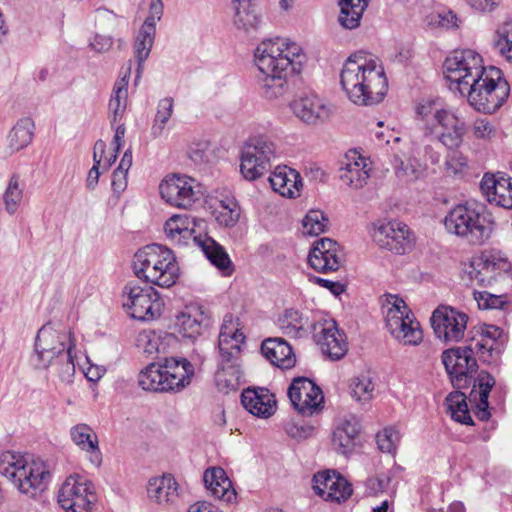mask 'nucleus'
Instances as JSON below:
<instances>
[{
  "label": "nucleus",
  "instance_id": "9d476101",
  "mask_svg": "<svg viewBox=\"0 0 512 512\" xmlns=\"http://www.w3.org/2000/svg\"><path fill=\"white\" fill-rule=\"evenodd\" d=\"M278 149L268 136L249 138L241 150L240 172L247 180L262 177L271 168V162L277 157Z\"/></svg>",
  "mask_w": 512,
  "mask_h": 512
},
{
  "label": "nucleus",
  "instance_id": "1a4fd4ad",
  "mask_svg": "<svg viewBox=\"0 0 512 512\" xmlns=\"http://www.w3.org/2000/svg\"><path fill=\"white\" fill-rule=\"evenodd\" d=\"M444 226L449 233L472 245L485 243L493 231V221L485 214L484 209L469 204L452 208L444 218Z\"/></svg>",
  "mask_w": 512,
  "mask_h": 512
},
{
  "label": "nucleus",
  "instance_id": "c756f323",
  "mask_svg": "<svg viewBox=\"0 0 512 512\" xmlns=\"http://www.w3.org/2000/svg\"><path fill=\"white\" fill-rule=\"evenodd\" d=\"M495 383V378L486 371H481L474 379L469 401L474 404L475 414L481 421H486L491 416L488 398Z\"/></svg>",
  "mask_w": 512,
  "mask_h": 512
},
{
  "label": "nucleus",
  "instance_id": "72a5a7b5",
  "mask_svg": "<svg viewBox=\"0 0 512 512\" xmlns=\"http://www.w3.org/2000/svg\"><path fill=\"white\" fill-rule=\"evenodd\" d=\"M203 481L211 494L226 503L236 500V492L226 472L221 467H212L204 472Z\"/></svg>",
  "mask_w": 512,
  "mask_h": 512
},
{
  "label": "nucleus",
  "instance_id": "0eeeda50",
  "mask_svg": "<svg viewBox=\"0 0 512 512\" xmlns=\"http://www.w3.org/2000/svg\"><path fill=\"white\" fill-rule=\"evenodd\" d=\"M467 97L468 103L477 111L490 114L498 110L510 94L508 81L502 71L494 66L488 67L473 79L467 89L459 92Z\"/></svg>",
  "mask_w": 512,
  "mask_h": 512
},
{
  "label": "nucleus",
  "instance_id": "dca6fc26",
  "mask_svg": "<svg viewBox=\"0 0 512 512\" xmlns=\"http://www.w3.org/2000/svg\"><path fill=\"white\" fill-rule=\"evenodd\" d=\"M442 363L451 383L457 389L468 387L478 369L473 349L466 346L445 350L442 353Z\"/></svg>",
  "mask_w": 512,
  "mask_h": 512
},
{
  "label": "nucleus",
  "instance_id": "864d4df0",
  "mask_svg": "<svg viewBox=\"0 0 512 512\" xmlns=\"http://www.w3.org/2000/svg\"><path fill=\"white\" fill-rule=\"evenodd\" d=\"M24 184L21 183L19 176L13 175L7 185L3 195L5 209L9 214H14L23 198Z\"/></svg>",
  "mask_w": 512,
  "mask_h": 512
},
{
  "label": "nucleus",
  "instance_id": "6e6d98bb",
  "mask_svg": "<svg viewBox=\"0 0 512 512\" xmlns=\"http://www.w3.org/2000/svg\"><path fill=\"white\" fill-rule=\"evenodd\" d=\"M329 220L320 210H310L303 219V233L317 236L326 231Z\"/></svg>",
  "mask_w": 512,
  "mask_h": 512
},
{
  "label": "nucleus",
  "instance_id": "f3484780",
  "mask_svg": "<svg viewBox=\"0 0 512 512\" xmlns=\"http://www.w3.org/2000/svg\"><path fill=\"white\" fill-rule=\"evenodd\" d=\"M288 397L293 407L303 416H312L323 408L322 390L310 379L295 378L288 388Z\"/></svg>",
  "mask_w": 512,
  "mask_h": 512
},
{
  "label": "nucleus",
  "instance_id": "2f4dec72",
  "mask_svg": "<svg viewBox=\"0 0 512 512\" xmlns=\"http://www.w3.org/2000/svg\"><path fill=\"white\" fill-rule=\"evenodd\" d=\"M268 180L276 193L287 198L299 196L303 185L300 174L287 166H277Z\"/></svg>",
  "mask_w": 512,
  "mask_h": 512
},
{
  "label": "nucleus",
  "instance_id": "9b49d317",
  "mask_svg": "<svg viewBox=\"0 0 512 512\" xmlns=\"http://www.w3.org/2000/svg\"><path fill=\"white\" fill-rule=\"evenodd\" d=\"M386 311V327L390 334L404 345H419L423 339L420 323L414 318L403 299L389 295Z\"/></svg>",
  "mask_w": 512,
  "mask_h": 512
},
{
  "label": "nucleus",
  "instance_id": "3c124183",
  "mask_svg": "<svg viewBox=\"0 0 512 512\" xmlns=\"http://www.w3.org/2000/svg\"><path fill=\"white\" fill-rule=\"evenodd\" d=\"M174 111V100L172 97H165L157 104V111L151 127V135L158 138L163 135L166 124L170 120Z\"/></svg>",
  "mask_w": 512,
  "mask_h": 512
},
{
  "label": "nucleus",
  "instance_id": "e2e57ef3",
  "mask_svg": "<svg viewBox=\"0 0 512 512\" xmlns=\"http://www.w3.org/2000/svg\"><path fill=\"white\" fill-rule=\"evenodd\" d=\"M494 345L495 344L489 342L488 340L480 338L475 342L471 343L470 345H468L467 347L473 349L474 357L478 355L483 362L490 363L493 352L497 350V348H495Z\"/></svg>",
  "mask_w": 512,
  "mask_h": 512
},
{
  "label": "nucleus",
  "instance_id": "39448f33",
  "mask_svg": "<svg viewBox=\"0 0 512 512\" xmlns=\"http://www.w3.org/2000/svg\"><path fill=\"white\" fill-rule=\"evenodd\" d=\"M135 275L147 283L169 288L176 283L179 266L173 252L160 244L139 249L134 255Z\"/></svg>",
  "mask_w": 512,
  "mask_h": 512
},
{
  "label": "nucleus",
  "instance_id": "bf43d9fd",
  "mask_svg": "<svg viewBox=\"0 0 512 512\" xmlns=\"http://www.w3.org/2000/svg\"><path fill=\"white\" fill-rule=\"evenodd\" d=\"M472 136L477 140L490 141L496 134V127L487 118H477L471 126Z\"/></svg>",
  "mask_w": 512,
  "mask_h": 512
},
{
  "label": "nucleus",
  "instance_id": "393cba45",
  "mask_svg": "<svg viewBox=\"0 0 512 512\" xmlns=\"http://www.w3.org/2000/svg\"><path fill=\"white\" fill-rule=\"evenodd\" d=\"M313 489L324 500L340 502L352 494L351 485L335 471L318 472L313 477Z\"/></svg>",
  "mask_w": 512,
  "mask_h": 512
},
{
  "label": "nucleus",
  "instance_id": "09e8293b",
  "mask_svg": "<svg viewBox=\"0 0 512 512\" xmlns=\"http://www.w3.org/2000/svg\"><path fill=\"white\" fill-rule=\"evenodd\" d=\"M215 212L217 222L225 227H234L241 215L240 206L232 196H225L223 199H220L219 206Z\"/></svg>",
  "mask_w": 512,
  "mask_h": 512
},
{
  "label": "nucleus",
  "instance_id": "ddd939ff",
  "mask_svg": "<svg viewBox=\"0 0 512 512\" xmlns=\"http://www.w3.org/2000/svg\"><path fill=\"white\" fill-rule=\"evenodd\" d=\"M57 500L66 512H93L97 496L90 480L74 474L61 485Z\"/></svg>",
  "mask_w": 512,
  "mask_h": 512
},
{
  "label": "nucleus",
  "instance_id": "8fccbe9b",
  "mask_svg": "<svg viewBox=\"0 0 512 512\" xmlns=\"http://www.w3.org/2000/svg\"><path fill=\"white\" fill-rule=\"evenodd\" d=\"M446 405L451 417L455 421L466 425L473 424L466 402V395L463 392L455 391L450 393L446 397Z\"/></svg>",
  "mask_w": 512,
  "mask_h": 512
},
{
  "label": "nucleus",
  "instance_id": "ea45409f",
  "mask_svg": "<svg viewBox=\"0 0 512 512\" xmlns=\"http://www.w3.org/2000/svg\"><path fill=\"white\" fill-rule=\"evenodd\" d=\"M242 378L239 358L224 360L220 357L219 368L215 373V382L220 391H236Z\"/></svg>",
  "mask_w": 512,
  "mask_h": 512
},
{
  "label": "nucleus",
  "instance_id": "412c9836",
  "mask_svg": "<svg viewBox=\"0 0 512 512\" xmlns=\"http://www.w3.org/2000/svg\"><path fill=\"white\" fill-rule=\"evenodd\" d=\"M314 339L319 345L323 354L327 355L331 360H340L347 351L348 345L346 337L339 331L335 321L325 320L313 326Z\"/></svg>",
  "mask_w": 512,
  "mask_h": 512
},
{
  "label": "nucleus",
  "instance_id": "680f3d73",
  "mask_svg": "<svg viewBox=\"0 0 512 512\" xmlns=\"http://www.w3.org/2000/svg\"><path fill=\"white\" fill-rule=\"evenodd\" d=\"M473 296L480 309H499L507 303L504 296L492 294L487 291L475 290Z\"/></svg>",
  "mask_w": 512,
  "mask_h": 512
},
{
  "label": "nucleus",
  "instance_id": "bb28decb",
  "mask_svg": "<svg viewBox=\"0 0 512 512\" xmlns=\"http://www.w3.org/2000/svg\"><path fill=\"white\" fill-rule=\"evenodd\" d=\"M371 163L357 152L347 154L340 168L341 182L351 189L363 188L370 178Z\"/></svg>",
  "mask_w": 512,
  "mask_h": 512
},
{
  "label": "nucleus",
  "instance_id": "423d86ee",
  "mask_svg": "<svg viewBox=\"0 0 512 512\" xmlns=\"http://www.w3.org/2000/svg\"><path fill=\"white\" fill-rule=\"evenodd\" d=\"M194 366L186 358H164L152 363L138 375V383L144 390L154 392H180L191 383Z\"/></svg>",
  "mask_w": 512,
  "mask_h": 512
},
{
  "label": "nucleus",
  "instance_id": "20e7f679",
  "mask_svg": "<svg viewBox=\"0 0 512 512\" xmlns=\"http://www.w3.org/2000/svg\"><path fill=\"white\" fill-rule=\"evenodd\" d=\"M0 475L11 482L18 492L31 499L45 490L50 477L44 461L11 451L0 455Z\"/></svg>",
  "mask_w": 512,
  "mask_h": 512
},
{
  "label": "nucleus",
  "instance_id": "f03ea898",
  "mask_svg": "<svg viewBox=\"0 0 512 512\" xmlns=\"http://www.w3.org/2000/svg\"><path fill=\"white\" fill-rule=\"evenodd\" d=\"M32 361L38 369L51 368L62 380L69 381L75 374L72 332L61 323L48 322L36 335Z\"/></svg>",
  "mask_w": 512,
  "mask_h": 512
},
{
  "label": "nucleus",
  "instance_id": "603ef678",
  "mask_svg": "<svg viewBox=\"0 0 512 512\" xmlns=\"http://www.w3.org/2000/svg\"><path fill=\"white\" fill-rule=\"evenodd\" d=\"M155 36L148 33L138 32L134 41V57L137 61L136 77L137 82L142 74L144 62L150 55L151 49L154 44Z\"/></svg>",
  "mask_w": 512,
  "mask_h": 512
},
{
  "label": "nucleus",
  "instance_id": "a878e982",
  "mask_svg": "<svg viewBox=\"0 0 512 512\" xmlns=\"http://www.w3.org/2000/svg\"><path fill=\"white\" fill-rule=\"evenodd\" d=\"M178 490L179 485L170 474L150 478L146 487L148 501L161 509H167L177 503Z\"/></svg>",
  "mask_w": 512,
  "mask_h": 512
},
{
  "label": "nucleus",
  "instance_id": "79ce46f5",
  "mask_svg": "<svg viewBox=\"0 0 512 512\" xmlns=\"http://www.w3.org/2000/svg\"><path fill=\"white\" fill-rule=\"evenodd\" d=\"M232 5L233 23L237 29L249 33L259 28L261 19L252 7L250 0H232Z\"/></svg>",
  "mask_w": 512,
  "mask_h": 512
},
{
  "label": "nucleus",
  "instance_id": "6e6552de",
  "mask_svg": "<svg viewBox=\"0 0 512 512\" xmlns=\"http://www.w3.org/2000/svg\"><path fill=\"white\" fill-rule=\"evenodd\" d=\"M255 64L260 72H300L302 48L288 38L262 41L256 47Z\"/></svg>",
  "mask_w": 512,
  "mask_h": 512
},
{
  "label": "nucleus",
  "instance_id": "c85d7f7f",
  "mask_svg": "<svg viewBox=\"0 0 512 512\" xmlns=\"http://www.w3.org/2000/svg\"><path fill=\"white\" fill-rule=\"evenodd\" d=\"M196 227L200 223L187 214H176L170 217L164 226L167 238L177 245H188L191 241L196 245L198 237L203 235L196 233Z\"/></svg>",
  "mask_w": 512,
  "mask_h": 512
},
{
  "label": "nucleus",
  "instance_id": "aec40b11",
  "mask_svg": "<svg viewBox=\"0 0 512 512\" xmlns=\"http://www.w3.org/2000/svg\"><path fill=\"white\" fill-rule=\"evenodd\" d=\"M308 263L317 272H334L343 263V252L337 242L322 238L314 242L308 255Z\"/></svg>",
  "mask_w": 512,
  "mask_h": 512
},
{
  "label": "nucleus",
  "instance_id": "f704fd0d",
  "mask_svg": "<svg viewBox=\"0 0 512 512\" xmlns=\"http://www.w3.org/2000/svg\"><path fill=\"white\" fill-rule=\"evenodd\" d=\"M125 74L118 79L113 86L112 94L108 103V117L110 119L111 126L121 122L128 98V82L131 74V61Z\"/></svg>",
  "mask_w": 512,
  "mask_h": 512
},
{
  "label": "nucleus",
  "instance_id": "7ed1b4c3",
  "mask_svg": "<svg viewBox=\"0 0 512 512\" xmlns=\"http://www.w3.org/2000/svg\"><path fill=\"white\" fill-rule=\"evenodd\" d=\"M417 121L426 136H434L448 150L458 149L467 131L465 121L438 100H425L416 108Z\"/></svg>",
  "mask_w": 512,
  "mask_h": 512
},
{
  "label": "nucleus",
  "instance_id": "338daca9",
  "mask_svg": "<svg viewBox=\"0 0 512 512\" xmlns=\"http://www.w3.org/2000/svg\"><path fill=\"white\" fill-rule=\"evenodd\" d=\"M113 43L111 36L95 34L89 41V47L96 53H105L111 49Z\"/></svg>",
  "mask_w": 512,
  "mask_h": 512
},
{
  "label": "nucleus",
  "instance_id": "7c9ffc66",
  "mask_svg": "<svg viewBox=\"0 0 512 512\" xmlns=\"http://www.w3.org/2000/svg\"><path fill=\"white\" fill-rule=\"evenodd\" d=\"M261 352L271 364L281 369H290L296 363L292 347L280 337L265 339L261 345Z\"/></svg>",
  "mask_w": 512,
  "mask_h": 512
},
{
  "label": "nucleus",
  "instance_id": "a18cd8bd",
  "mask_svg": "<svg viewBox=\"0 0 512 512\" xmlns=\"http://www.w3.org/2000/svg\"><path fill=\"white\" fill-rule=\"evenodd\" d=\"M369 0H339L341 8L338 21L346 29H355L360 25Z\"/></svg>",
  "mask_w": 512,
  "mask_h": 512
},
{
  "label": "nucleus",
  "instance_id": "c9c22d12",
  "mask_svg": "<svg viewBox=\"0 0 512 512\" xmlns=\"http://www.w3.org/2000/svg\"><path fill=\"white\" fill-rule=\"evenodd\" d=\"M241 403L249 413L261 418H268L275 411L273 396L264 389L244 390L241 394Z\"/></svg>",
  "mask_w": 512,
  "mask_h": 512
},
{
  "label": "nucleus",
  "instance_id": "4c0bfd02",
  "mask_svg": "<svg viewBox=\"0 0 512 512\" xmlns=\"http://www.w3.org/2000/svg\"><path fill=\"white\" fill-rule=\"evenodd\" d=\"M196 245L201 248L210 263L220 270L224 276L232 274L234 271L233 263L223 246L206 234L198 237Z\"/></svg>",
  "mask_w": 512,
  "mask_h": 512
},
{
  "label": "nucleus",
  "instance_id": "a19ab883",
  "mask_svg": "<svg viewBox=\"0 0 512 512\" xmlns=\"http://www.w3.org/2000/svg\"><path fill=\"white\" fill-rule=\"evenodd\" d=\"M462 279L471 285L491 286L495 280L480 255L471 257L462 263Z\"/></svg>",
  "mask_w": 512,
  "mask_h": 512
},
{
  "label": "nucleus",
  "instance_id": "473e14b6",
  "mask_svg": "<svg viewBox=\"0 0 512 512\" xmlns=\"http://www.w3.org/2000/svg\"><path fill=\"white\" fill-rule=\"evenodd\" d=\"M70 437L75 445L88 455L89 462L100 467L102 464V453L99 448L97 434L93 429L84 423L77 424L70 429Z\"/></svg>",
  "mask_w": 512,
  "mask_h": 512
},
{
  "label": "nucleus",
  "instance_id": "de8ad7c7",
  "mask_svg": "<svg viewBox=\"0 0 512 512\" xmlns=\"http://www.w3.org/2000/svg\"><path fill=\"white\" fill-rule=\"evenodd\" d=\"M175 341L171 334L161 336L154 331H143L137 337V346L148 356L165 354L170 342Z\"/></svg>",
  "mask_w": 512,
  "mask_h": 512
},
{
  "label": "nucleus",
  "instance_id": "5701e85b",
  "mask_svg": "<svg viewBox=\"0 0 512 512\" xmlns=\"http://www.w3.org/2000/svg\"><path fill=\"white\" fill-rule=\"evenodd\" d=\"M480 189L487 201L505 209H512V178L498 172L486 173L481 182Z\"/></svg>",
  "mask_w": 512,
  "mask_h": 512
},
{
  "label": "nucleus",
  "instance_id": "052dcab7",
  "mask_svg": "<svg viewBox=\"0 0 512 512\" xmlns=\"http://www.w3.org/2000/svg\"><path fill=\"white\" fill-rule=\"evenodd\" d=\"M399 433L392 427L385 428L376 435L377 446L384 453H393L399 442Z\"/></svg>",
  "mask_w": 512,
  "mask_h": 512
},
{
  "label": "nucleus",
  "instance_id": "4d7b16f0",
  "mask_svg": "<svg viewBox=\"0 0 512 512\" xmlns=\"http://www.w3.org/2000/svg\"><path fill=\"white\" fill-rule=\"evenodd\" d=\"M495 47L499 54L510 64H512V22L504 23L497 30Z\"/></svg>",
  "mask_w": 512,
  "mask_h": 512
},
{
  "label": "nucleus",
  "instance_id": "f8f14e48",
  "mask_svg": "<svg viewBox=\"0 0 512 512\" xmlns=\"http://www.w3.org/2000/svg\"><path fill=\"white\" fill-rule=\"evenodd\" d=\"M488 67L483 65L482 56L472 49L454 50L445 60L444 69L450 89L462 91Z\"/></svg>",
  "mask_w": 512,
  "mask_h": 512
},
{
  "label": "nucleus",
  "instance_id": "13d9d810",
  "mask_svg": "<svg viewBox=\"0 0 512 512\" xmlns=\"http://www.w3.org/2000/svg\"><path fill=\"white\" fill-rule=\"evenodd\" d=\"M350 388L352 397L359 402H368L373 396L374 385L368 377L354 378Z\"/></svg>",
  "mask_w": 512,
  "mask_h": 512
},
{
  "label": "nucleus",
  "instance_id": "5fc2aeb1",
  "mask_svg": "<svg viewBox=\"0 0 512 512\" xmlns=\"http://www.w3.org/2000/svg\"><path fill=\"white\" fill-rule=\"evenodd\" d=\"M480 256L488 267L490 274L494 276L495 281L510 269L508 259L500 251H485Z\"/></svg>",
  "mask_w": 512,
  "mask_h": 512
},
{
  "label": "nucleus",
  "instance_id": "e433bc0d",
  "mask_svg": "<svg viewBox=\"0 0 512 512\" xmlns=\"http://www.w3.org/2000/svg\"><path fill=\"white\" fill-rule=\"evenodd\" d=\"M259 89L266 99L282 98L290 92L289 77L296 72H260Z\"/></svg>",
  "mask_w": 512,
  "mask_h": 512
},
{
  "label": "nucleus",
  "instance_id": "49530a36",
  "mask_svg": "<svg viewBox=\"0 0 512 512\" xmlns=\"http://www.w3.org/2000/svg\"><path fill=\"white\" fill-rule=\"evenodd\" d=\"M34 123L30 118L20 119L7 136L8 149L15 153L27 147L33 139Z\"/></svg>",
  "mask_w": 512,
  "mask_h": 512
},
{
  "label": "nucleus",
  "instance_id": "cd10ccee",
  "mask_svg": "<svg viewBox=\"0 0 512 512\" xmlns=\"http://www.w3.org/2000/svg\"><path fill=\"white\" fill-rule=\"evenodd\" d=\"M294 115L307 124L324 121L331 114V105L315 94L301 96L291 102Z\"/></svg>",
  "mask_w": 512,
  "mask_h": 512
},
{
  "label": "nucleus",
  "instance_id": "37998d69",
  "mask_svg": "<svg viewBox=\"0 0 512 512\" xmlns=\"http://www.w3.org/2000/svg\"><path fill=\"white\" fill-rule=\"evenodd\" d=\"M359 430L360 427L356 419L344 420L333 432L332 443L335 450L343 455L350 453L354 448V441Z\"/></svg>",
  "mask_w": 512,
  "mask_h": 512
},
{
  "label": "nucleus",
  "instance_id": "b1692460",
  "mask_svg": "<svg viewBox=\"0 0 512 512\" xmlns=\"http://www.w3.org/2000/svg\"><path fill=\"white\" fill-rule=\"evenodd\" d=\"M245 341V335L241 331L238 318L226 314L220 328L218 347L220 357L224 360L240 358L241 345Z\"/></svg>",
  "mask_w": 512,
  "mask_h": 512
},
{
  "label": "nucleus",
  "instance_id": "69168bd1",
  "mask_svg": "<svg viewBox=\"0 0 512 512\" xmlns=\"http://www.w3.org/2000/svg\"><path fill=\"white\" fill-rule=\"evenodd\" d=\"M465 3L478 14H489L494 12L502 0H464Z\"/></svg>",
  "mask_w": 512,
  "mask_h": 512
},
{
  "label": "nucleus",
  "instance_id": "2eb2a0df",
  "mask_svg": "<svg viewBox=\"0 0 512 512\" xmlns=\"http://www.w3.org/2000/svg\"><path fill=\"white\" fill-rule=\"evenodd\" d=\"M372 238L380 248L398 255L409 252L414 243V236L410 228L397 220L375 222Z\"/></svg>",
  "mask_w": 512,
  "mask_h": 512
},
{
  "label": "nucleus",
  "instance_id": "58836bf2",
  "mask_svg": "<svg viewBox=\"0 0 512 512\" xmlns=\"http://www.w3.org/2000/svg\"><path fill=\"white\" fill-rule=\"evenodd\" d=\"M277 324L280 331L291 338L305 337L311 327L309 318L301 311L293 308L286 309L279 316Z\"/></svg>",
  "mask_w": 512,
  "mask_h": 512
},
{
  "label": "nucleus",
  "instance_id": "6ab92c4d",
  "mask_svg": "<svg viewBox=\"0 0 512 512\" xmlns=\"http://www.w3.org/2000/svg\"><path fill=\"white\" fill-rule=\"evenodd\" d=\"M468 316L451 307L437 308L431 317L436 336L445 342H458L464 337Z\"/></svg>",
  "mask_w": 512,
  "mask_h": 512
},
{
  "label": "nucleus",
  "instance_id": "f257e3e1",
  "mask_svg": "<svg viewBox=\"0 0 512 512\" xmlns=\"http://www.w3.org/2000/svg\"><path fill=\"white\" fill-rule=\"evenodd\" d=\"M340 84L348 99L359 106L380 103L388 91V80L382 64L363 51L350 55L345 61Z\"/></svg>",
  "mask_w": 512,
  "mask_h": 512
},
{
  "label": "nucleus",
  "instance_id": "a211bd4d",
  "mask_svg": "<svg viewBox=\"0 0 512 512\" xmlns=\"http://www.w3.org/2000/svg\"><path fill=\"white\" fill-rule=\"evenodd\" d=\"M195 179L186 175H172L159 186L161 197L170 205L187 209L197 200Z\"/></svg>",
  "mask_w": 512,
  "mask_h": 512
},
{
  "label": "nucleus",
  "instance_id": "4468645a",
  "mask_svg": "<svg viewBox=\"0 0 512 512\" xmlns=\"http://www.w3.org/2000/svg\"><path fill=\"white\" fill-rule=\"evenodd\" d=\"M123 297V306L134 319L149 321L161 314L163 302L152 286L141 287L129 282L123 289Z\"/></svg>",
  "mask_w": 512,
  "mask_h": 512
},
{
  "label": "nucleus",
  "instance_id": "0e129e2a",
  "mask_svg": "<svg viewBox=\"0 0 512 512\" xmlns=\"http://www.w3.org/2000/svg\"><path fill=\"white\" fill-rule=\"evenodd\" d=\"M467 164V158L462 153L458 152L457 149L451 150L446 156L445 168L450 173L458 174L463 172Z\"/></svg>",
  "mask_w": 512,
  "mask_h": 512
},
{
  "label": "nucleus",
  "instance_id": "4be33fe9",
  "mask_svg": "<svg viewBox=\"0 0 512 512\" xmlns=\"http://www.w3.org/2000/svg\"><path fill=\"white\" fill-rule=\"evenodd\" d=\"M210 326V314L201 305L191 304L180 311L174 321L175 330L185 338L195 339Z\"/></svg>",
  "mask_w": 512,
  "mask_h": 512
},
{
  "label": "nucleus",
  "instance_id": "c03bdc74",
  "mask_svg": "<svg viewBox=\"0 0 512 512\" xmlns=\"http://www.w3.org/2000/svg\"><path fill=\"white\" fill-rule=\"evenodd\" d=\"M392 167L396 177L406 183L418 180L423 173L418 159L404 153L394 155Z\"/></svg>",
  "mask_w": 512,
  "mask_h": 512
},
{
  "label": "nucleus",
  "instance_id": "774afa93",
  "mask_svg": "<svg viewBox=\"0 0 512 512\" xmlns=\"http://www.w3.org/2000/svg\"><path fill=\"white\" fill-rule=\"evenodd\" d=\"M127 175L128 173L114 170L112 175V188L115 193L123 192L127 187Z\"/></svg>",
  "mask_w": 512,
  "mask_h": 512
}]
</instances>
